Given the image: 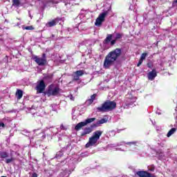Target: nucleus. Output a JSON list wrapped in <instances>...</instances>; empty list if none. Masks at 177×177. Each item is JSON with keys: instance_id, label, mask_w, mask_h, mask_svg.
Masks as SVG:
<instances>
[{"instance_id": "f257e3e1", "label": "nucleus", "mask_w": 177, "mask_h": 177, "mask_svg": "<svg viewBox=\"0 0 177 177\" xmlns=\"http://www.w3.org/2000/svg\"><path fill=\"white\" fill-rule=\"evenodd\" d=\"M122 50L121 48H115L112 51L109 52L105 57L104 60L103 67L106 70L110 68V67L114 66L118 59H120V56H121V53Z\"/></svg>"}, {"instance_id": "f03ea898", "label": "nucleus", "mask_w": 177, "mask_h": 177, "mask_svg": "<svg viewBox=\"0 0 177 177\" xmlns=\"http://www.w3.org/2000/svg\"><path fill=\"white\" fill-rule=\"evenodd\" d=\"M103 134V131L97 130L93 133L91 137L89 138L88 142L86 144V147H91L93 146L96 147L97 146V142L100 139V136Z\"/></svg>"}, {"instance_id": "7ed1b4c3", "label": "nucleus", "mask_w": 177, "mask_h": 177, "mask_svg": "<svg viewBox=\"0 0 177 177\" xmlns=\"http://www.w3.org/2000/svg\"><path fill=\"white\" fill-rule=\"evenodd\" d=\"M124 37L122 33L120 32H114L113 34H108L104 40V44L107 45L108 44H111V46L115 45V42L118 41V39H121Z\"/></svg>"}, {"instance_id": "20e7f679", "label": "nucleus", "mask_w": 177, "mask_h": 177, "mask_svg": "<svg viewBox=\"0 0 177 177\" xmlns=\"http://www.w3.org/2000/svg\"><path fill=\"white\" fill-rule=\"evenodd\" d=\"M117 107V103L114 101L108 100L105 102L101 106H98L97 110L100 112L111 111Z\"/></svg>"}, {"instance_id": "39448f33", "label": "nucleus", "mask_w": 177, "mask_h": 177, "mask_svg": "<svg viewBox=\"0 0 177 177\" xmlns=\"http://www.w3.org/2000/svg\"><path fill=\"white\" fill-rule=\"evenodd\" d=\"M125 145L127 146H129V147H139L140 146H142V142L141 141H131V142H124L122 141L119 143H118L117 145L115 144H111L109 146L110 147H117V146H125Z\"/></svg>"}, {"instance_id": "423d86ee", "label": "nucleus", "mask_w": 177, "mask_h": 177, "mask_svg": "<svg viewBox=\"0 0 177 177\" xmlns=\"http://www.w3.org/2000/svg\"><path fill=\"white\" fill-rule=\"evenodd\" d=\"M110 10H111V5H109L108 10L104 11L100 14L95 23L97 27H100V26H102V24L104 21V19H106V16L109 15V12H110Z\"/></svg>"}, {"instance_id": "0eeeda50", "label": "nucleus", "mask_w": 177, "mask_h": 177, "mask_svg": "<svg viewBox=\"0 0 177 177\" xmlns=\"http://www.w3.org/2000/svg\"><path fill=\"white\" fill-rule=\"evenodd\" d=\"M32 60L37 63L38 66H45L48 63L46 59V54L43 53L41 57L37 55L32 56Z\"/></svg>"}, {"instance_id": "6e6552de", "label": "nucleus", "mask_w": 177, "mask_h": 177, "mask_svg": "<svg viewBox=\"0 0 177 177\" xmlns=\"http://www.w3.org/2000/svg\"><path fill=\"white\" fill-rule=\"evenodd\" d=\"M59 93H60V88L55 84L50 85L46 92L48 96H58Z\"/></svg>"}, {"instance_id": "1a4fd4ad", "label": "nucleus", "mask_w": 177, "mask_h": 177, "mask_svg": "<svg viewBox=\"0 0 177 177\" xmlns=\"http://www.w3.org/2000/svg\"><path fill=\"white\" fill-rule=\"evenodd\" d=\"M136 102V97H133L131 94H127L124 100V107L128 109L129 106H132Z\"/></svg>"}, {"instance_id": "9d476101", "label": "nucleus", "mask_w": 177, "mask_h": 177, "mask_svg": "<svg viewBox=\"0 0 177 177\" xmlns=\"http://www.w3.org/2000/svg\"><path fill=\"white\" fill-rule=\"evenodd\" d=\"M96 118H88L85 120L84 122H81L78 123L75 127V131H80L81 128L83 127H86V125H88V124H91V122H93V121H95Z\"/></svg>"}, {"instance_id": "9b49d317", "label": "nucleus", "mask_w": 177, "mask_h": 177, "mask_svg": "<svg viewBox=\"0 0 177 177\" xmlns=\"http://www.w3.org/2000/svg\"><path fill=\"white\" fill-rule=\"evenodd\" d=\"M45 88H46V85H45V82H44V80L37 82L36 86V91L37 93H43L44 91H45Z\"/></svg>"}, {"instance_id": "f8f14e48", "label": "nucleus", "mask_w": 177, "mask_h": 177, "mask_svg": "<svg viewBox=\"0 0 177 177\" xmlns=\"http://www.w3.org/2000/svg\"><path fill=\"white\" fill-rule=\"evenodd\" d=\"M81 109L82 110L84 109V107L80 106H76L72 109L73 120H75V118H77V116L81 115V111H80Z\"/></svg>"}, {"instance_id": "ddd939ff", "label": "nucleus", "mask_w": 177, "mask_h": 177, "mask_svg": "<svg viewBox=\"0 0 177 177\" xmlns=\"http://www.w3.org/2000/svg\"><path fill=\"white\" fill-rule=\"evenodd\" d=\"M136 175H138V176L140 177H157L147 171H138L137 172H136Z\"/></svg>"}, {"instance_id": "4468645a", "label": "nucleus", "mask_w": 177, "mask_h": 177, "mask_svg": "<svg viewBox=\"0 0 177 177\" xmlns=\"http://www.w3.org/2000/svg\"><path fill=\"white\" fill-rule=\"evenodd\" d=\"M13 154H15L16 156H19V153H17V151H10V158H7L5 160V162L6 164H10V162H13V161L16 160V158L13 157Z\"/></svg>"}, {"instance_id": "2eb2a0df", "label": "nucleus", "mask_w": 177, "mask_h": 177, "mask_svg": "<svg viewBox=\"0 0 177 177\" xmlns=\"http://www.w3.org/2000/svg\"><path fill=\"white\" fill-rule=\"evenodd\" d=\"M148 80L153 81L156 77H157V71L153 69L151 72L147 74Z\"/></svg>"}, {"instance_id": "dca6fc26", "label": "nucleus", "mask_w": 177, "mask_h": 177, "mask_svg": "<svg viewBox=\"0 0 177 177\" xmlns=\"http://www.w3.org/2000/svg\"><path fill=\"white\" fill-rule=\"evenodd\" d=\"M109 121V116H104V118L98 120L95 124L94 127H100L102 124H106Z\"/></svg>"}, {"instance_id": "f3484780", "label": "nucleus", "mask_w": 177, "mask_h": 177, "mask_svg": "<svg viewBox=\"0 0 177 177\" xmlns=\"http://www.w3.org/2000/svg\"><path fill=\"white\" fill-rule=\"evenodd\" d=\"M92 128H95V124L91 125V127H86L82 133V136L89 135L92 132Z\"/></svg>"}, {"instance_id": "a211bd4d", "label": "nucleus", "mask_w": 177, "mask_h": 177, "mask_svg": "<svg viewBox=\"0 0 177 177\" xmlns=\"http://www.w3.org/2000/svg\"><path fill=\"white\" fill-rule=\"evenodd\" d=\"M95 99H96V94L91 95V98L86 101V104L90 106V104L93 103V100H95Z\"/></svg>"}, {"instance_id": "6ab92c4d", "label": "nucleus", "mask_w": 177, "mask_h": 177, "mask_svg": "<svg viewBox=\"0 0 177 177\" xmlns=\"http://www.w3.org/2000/svg\"><path fill=\"white\" fill-rule=\"evenodd\" d=\"M71 174V171H68L67 169H65L62 172L60 173L59 176L58 177H64V176H68Z\"/></svg>"}, {"instance_id": "aec40b11", "label": "nucleus", "mask_w": 177, "mask_h": 177, "mask_svg": "<svg viewBox=\"0 0 177 177\" xmlns=\"http://www.w3.org/2000/svg\"><path fill=\"white\" fill-rule=\"evenodd\" d=\"M6 121H9V118H4L2 119L1 122H0V129L5 128V124H6Z\"/></svg>"}, {"instance_id": "412c9836", "label": "nucleus", "mask_w": 177, "mask_h": 177, "mask_svg": "<svg viewBox=\"0 0 177 177\" xmlns=\"http://www.w3.org/2000/svg\"><path fill=\"white\" fill-rule=\"evenodd\" d=\"M33 117H44V115H46V112L45 111H41V113L37 112V113H34L32 114Z\"/></svg>"}, {"instance_id": "4be33fe9", "label": "nucleus", "mask_w": 177, "mask_h": 177, "mask_svg": "<svg viewBox=\"0 0 177 177\" xmlns=\"http://www.w3.org/2000/svg\"><path fill=\"white\" fill-rule=\"evenodd\" d=\"M16 96L18 100H20L23 97V91L18 89L16 93Z\"/></svg>"}, {"instance_id": "5701e85b", "label": "nucleus", "mask_w": 177, "mask_h": 177, "mask_svg": "<svg viewBox=\"0 0 177 177\" xmlns=\"http://www.w3.org/2000/svg\"><path fill=\"white\" fill-rule=\"evenodd\" d=\"M9 153L6 151H0V158H8Z\"/></svg>"}, {"instance_id": "b1692460", "label": "nucleus", "mask_w": 177, "mask_h": 177, "mask_svg": "<svg viewBox=\"0 0 177 177\" xmlns=\"http://www.w3.org/2000/svg\"><path fill=\"white\" fill-rule=\"evenodd\" d=\"M174 132H176V128L171 129L167 134V138H170V136H172V135H174Z\"/></svg>"}, {"instance_id": "393cba45", "label": "nucleus", "mask_w": 177, "mask_h": 177, "mask_svg": "<svg viewBox=\"0 0 177 177\" xmlns=\"http://www.w3.org/2000/svg\"><path fill=\"white\" fill-rule=\"evenodd\" d=\"M46 27H53L54 26H56V20H53L51 21L48 22L46 24Z\"/></svg>"}, {"instance_id": "a878e982", "label": "nucleus", "mask_w": 177, "mask_h": 177, "mask_svg": "<svg viewBox=\"0 0 177 177\" xmlns=\"http://www.w3.org/2000/svg\"><path fill=\"white\" fill-rule=\"evenodd\" d=\"M158 156L159 160H165V154L164 153V152L162 151L158 152Z\"/></svg>"}, {"instance_id": "bb28decb", "label": "nucleus", "mask_w": 177, "mask_h": 177, "mask_svg": "<svg viewBox=\"0 0 177 177\" xmlns=\"http://www.w3.org/2000/svg\"><path fill=\"white\" fill-rule=\"evenodd\" d=\"M12 6H16V8L20 6V1L19 0H12Z\"/></svg>"}, {"instance_id": "cd10ccee", "label": "nucleus", "mask_w": 177, "mask_h": 177, "mask_svg": "<svg viewBox=\"0 0 177 177\" xmlns=\"http://www.w3.org/2000/svg\"><path fill=\"white\" fill-rule=\"evenodd\" d=\"M85 71H77L75 73H76L79 77H82V75L84 74Z\"/></svg>"}, {"instance_id": "c85d7f7f", "label": "nucleus", "mask_w": 177, "mask_h": 177, "mask_svg": "<svg viewBox=\"0 0 177 177\" xmlns=\"http://www.w3.org/2000/svg\"><path fill=\"white\" fill-rule=\"evenodd\" d=\"M62 156H63V151H59L57 153L56 158H60V157H62Z\"/></svg>"}, {"instance_id": "c756f323", "label": "nucleus", "mask_w": 177, "mask_h": 177, "mask_svg": "<svg viewBox=\"0 0 177 177\" xmlns=\"http://www.w3.org/2000/svg\"><path fill=\"white\" fill-rule=\"evenodd\" d=\"M147 57V53H143L141 55L140 59H141V60H145V59H146Z\"/></svg>"}, {"instance_id": "7c9ffc66", "label": "nucleus", "mask_w": 177, "mask_h": 177, "mask_svg": "<svg viewBox=\"0 0 177 177\" xmlns=\"http://www.w3.org/2000/svg\"><path fill=\"white\" fill-rule=\"evenodd\" d=\"M53 76L52 75H48L45 77V80H46L47 81H48V82H52V78Z\"/></svg>"}, {"instance_id": "2f4dec72", "label": "nucleus", "mask_w": 177, "mask_h": 177, "mask_svg": "<svg viewBox=\"0 0 177 177\" xmlns=\"http://www.w3.org/2000/svg\"><path fill=\"white\" fill-rule=\"evenodd\" d=\"M73 80H74L75 81H78V80H80V76L77 75L75 73V74H74V75H73Z\"/></svg>"}, {"instance_id": "473e14b6", "label": "nucleus", "mask_w": 177, "mask_h": 177, "mask_svg": "<svg viewBox=\"0 0 177 177\" xmlns=\"http://www.w3.org/2000/svg\"><path fill=\"white\" fill-rule=\"evenodd\" d=\"M60 129H61V131H66L67 129V126H64L63 124H61Z\"/></svg>"}, {"instance_id": "72a5a7b5", "label": "nucleus", "mask_w": 177, "mask_h": 177, "mask_svg": "<svg viewBox=\"0 0 177 177\" xmlns=\"http://www.w3.org/2000/svg\"><path fill=\"white\" fill-rule=\"evenodd\" d=\"M109 136H115V131H109Z\"/></svg>"}, {"instance_id": "f704fd0d", "label": "nucleus", "mask_w": 177, "mask_h": 177, "mask_svg": "<svg viewBox=\"0 0 177 177\" xmlns=\"http://www.w3.org/2000/svg\"><path fill=\"white\" fill-rule=\"evenodd\" d=\"M142 63H143V59H140V60L137 64V67H140V65L142 64Z\"/></svg>"}, {"instance_id": "c9c22d12", "label": "nucleus", "mask_w": 177, "mask_h": 177, "mask_svg": "<svg viewBox=\"0 0 177 177\" xmlns=\"http://www.w3.org/2000/svg\"><path fill=\"white\" fill-rule=\"evenodd\" d=\"M89 156V153H88V152L82 153V157H86V156Z\"/></svg>"}, {"instance_id": "e433bc0d", "label": "nucleus", "mask_w": 177, "mask_h": 177, "mask_svg": "<svg viewBox=\"0 0 177 177\" xmlns=\"http://www.w3.org/2000/svg\"><path fill=\"white\" fill-rule=\"evenodd\" d=\"M154 169H155L154 166H152L149 168V171H151V172H153L154 171Z\"/></svg>"}, {"instance_id": "4c0bfd02", "label": "nucleus", "mask_w": 177, "mask_h": 177, "mask_svg": "<svg viewBox=\"0 0 177 177\" xmlns=\"http://www.w3.org/2000/svg\"><path fill=\"white\" fill-rule=\"evenodd\" d=\"M55 39V35H52L51 37H49V41H52Z\"/></svg>"}, {"instance_id": "58836bf2", "label": "nucleus", "mask_w": 177, "mask_h": 177, "mask_svg": "<svg viewBox=\"0 0 177 177\" xmlns=\"http://www.w3.org/2000/svg\"><path fill=\"white\" fill-rule=\"evenodd\" d=\"M26 30H32V26H26L25 28Z\"/></svg>"}, {"instance_id": "ea45409f", "label": "nucleus", "mask_w": 177, "mask_h": 177, "mask_svg": "<svg viewBox=\"0 0 177 177\" xmlns=\"http://www.w3.org/2000/svg\"><path fill=\"white\" fill-rule=\"evenodd\" d=\"M68 97H70L71 100H74V97L73 96V95H68Z\"/></svg>"}, {"instance_id": "a19ab883", "label": "nucleus", "mask_w": 177, "mask_h": 177, "mask_svg": "<svg viewBox=\"0 0 177 177\" xmlns=\"http://www.w3.org/2000/svg\"><path fill=\"white\" fill-rule=\"evenodd\" d=\"M46 129H49L52 132V131L53 130V127H49V128L46 127Z\"/></svg>"}, {"instance_id": "79ce46f5", "label": "nucleus", "mask_w": 177, "mask_h": 177, "mask_svg": "<svg viewBox=\"0 0 177 177\" xmlns=\"http://www.w3.org/2000/svg\"><path fill=\"white\" fill-rule=\"evenodd\" d=\"M116 150H120V151H125V149H122L121 148H117Z\"/></svg>"}, {"instance_id": "37998d69", "label": "nucleus", "mask_w": 177, "mask_h": 177, "mask_svg": "<svg viewBox=\"0 0 177 177\" xmlns=\"http://www.w3.org/2000/svg\"><path fill=\"white\" fill-rule=\"evenodd\" d=\"M129 10H133V6L132 5L130 6Z\"/></svg>"}, {"instance_id": "c03bdc74", "label": "nucleus", "mask_w": 177, "mask_h": 177, "mask_svg": "<svg viewBox=\"0 0 177 177\" xmlns=\"http://www.w3.org/2000/svg\"><path fill=\"white\" fill-rule=\"evenodd\" d=\"M87 44H88L89 45H92V44H91V40H88V41H87Z\"/></svg>"}, {"instance_id": "a18cd8bd", "label": "nucleus", "mask_w": 177, "mask_h": 177, "mask_svg": "<svg viewBox=\"0 0 177 177\" xmlns=\"http://www.w3.org/2000/svg\"><path fill=\"white\" fill-rule=\"evenodd\" d=\"M156 114H158V115H161V112L156 111Z\"/></svg>"}, {"instance_id": "49530a36", "label": "nucleus", "mask_w": 177, "mask_h": 177, "mask_svg": "<svg viewBox=\"0 0 177 177\" xmlns=\"http://www.w3.org/2000/svg\"><path fill=\"white\" fill-rule=\"evenodd\" d=\"M133 3H135V2H138V0H132Z\"/></svg>"}, {"instance_id": "de8ad7c7", "label": "nucleus", "mask_w": 177, "mask_h": 177, "mask_svg": "<svg viewBox=\"0 0 177 177\" xmlns=\"http://www.w3.org/2000/svg\"><path fill=\"white\" fill-rule=\"evenodd\" d=\"M174 3H177V0H174Z\"/></svg>"}, {"instance_id": "09e8293b", "label": "nucleus", "mask_w": 177, "mask_h": 177, "mask_svg": "<svg viewBox=\"0 0 177 177\" xmlns=\"http://www.w3.org/2000/svg\"><path fill=\"white\" fill-rule=\"evenodd\" d=\"M148 67H149V68H151V66L150 65H149V64H148Z\"/></svg>"}, {"instance_id": "8fccbe9b", "label": "nucleus", "mask_w": 177, "mask_h": 177, "mask_svg": "<svg viewBox=\"0 0 177 177\" xmlns=\"http://www.w3.org/2000/svg\"><path fill=\"white\" fill-rule=\"evenodd\" d=\"M0 41H3V39H0Z\"/></svg>"}, {"instance_id": "3c124183", "label": "nucleus", "mask_w": 177, "mask_h": 177, "mask_svg": "<svg viewBox=\"0 0 177 177\" xmlns=\"http://www.w3.org/2000/svg\"><path fill=\"white\" fill-rule=\"evenodd\" d=\"M29 16H30V17H31V15L30 14H29Z\"/></svg>"}, {"instance_id": "603ef678", "label": "nucleus", "mask_w": 177, "mask_h": 177, "mask_svg": "<svg viewBox=\"0 0 177 177\" xmlns=\"http://www.w3.org/2000/svg\"><path fill=\"white\" fill-rule=\"evenodd\" d=\"M37 131V130H34V132Z\"/></svg>"}]
</instances>
